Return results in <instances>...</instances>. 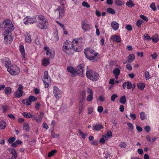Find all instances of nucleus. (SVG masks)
<instances>
[{
    "mask_svg": "<svg viewBox=\"0 0 159 159\" xmlns=\"http://www.w3.org/2000/svg\"><path fill=\"white\" fill-rule=\"evenodd\" d=\"M81 49L80 47H75L73 41L71 42L68 40H66L64 43L62 47V50L63 51L68 55L72 54V50L79 52Z\"/></svg>",
    "mask_w": 159,
    "mask_h": 159,
    "instance_id": "f257e3e1",
    "label": "nucleus"
},
{
    "mask_svg": "<svg viewBox=\"0 0 159 159\" xmlns=\"http://www.w3.org/2000/svg\"><path fill=\"white\" fill-rule=\"evenodd\" d=\"M86 75L89 79L93 81L98 80L99 77L98 74L93 70L90 69L87 71Z\"/></svg>",
    "mask_w": 159,
    "mask_h": 159,
    "instance_id": "f03ea898",
    "label": "nucleus"
},
{
    "mask_svg": "<svg viewBox=\"0 0 159 159\" xmlns=\"http://www.w3.org/2000/svg\"><path fill=\"white\" fill-rule=\"evenodd\" d=\"M84 53L86 57L90 60H95L97 55V53L94 51L90 50L88 48L85 49Z\"/></svg>",
    "mask_w": 159,
    "mask_h": 159,
    "instance_id": "7ed1b4c3",
    "label": "nucleus"
},
{
    "mask_svg": "<svg viewBox=\"0 0 159 159\" xmlns=\"http://www.w3.org/2000/svg\"><path fill=\"white\" fill-rule=\"evenodd\" d=\"M2 23L5 30H9L11 32L14 30V25L11 20L8 19L5 20L3 21Z\"/></svg>",
    "mask_w": 159,
    "mask_h": 159,
    "instance_id": "20e7f679",
    "label": "nucleus"
},
{
    "mask_svg": "<svg viewBox=\"0 0 159 159\" xmlns=\"http://www.w3.org/2000/svg\"><path fill=\"white\" fill-rule=\"evenodd\" d=\"M7 71L12 75H17L20 72V70L18 67L16 65H12L7 69Z\"/></svg>",
    "mask_w": 159,
    "mask_h": 159,
    "instance_id": "39448f33",
    "label": "nucleus"
},
{
    "mask_svg": "<svg viewBox=\"0 0 159 159\" xmlns=\"http://www.w3.org/2000/svg\"><path fill=\"white\" fill-rule=\"evenodd\" d=\"M3 35L6 44H10L12 41L13 38L12 37L11 32L9 30H5L3 32Z\"/></svg>",
    "mask_w": 159,
    "mask_h": 159,
    "instance_id": "423d86ee",
    "label": "nucleus"
},
{
    "mask_svg": "<svg viewBox=\"0 0 159 159\" xmlns=\"http://www.w3.org/2000/svg\"><path fill=\"white\" fill-rule=\"evenodd\" d=\"M44 74V76L43 77V80L45 88H47L49 86L48 82L50 81V78L49 77L48 71H45Z\"/></svg>",
    "mask_w": 159,
    "mask_h": 159,
    "instance_id": "0eeeda50",
    "label": "nucleus"
},
{
    "mask_svg": "<svg viewBox=\"0 0 159 159\" xmlns=\"http://www.w3.org/2000/svg\"><path fill=\"white\" fill-rule=\"evenodd\" d=\"M44 74V76L43 77V80L45 88H47L49 86L48 82L50 81V78L49 77L48 71H45Z\"/></svg>",
    "mask_w": 159,
    "mask_h": 159,
    "instance_id": "6e6552de",
    "label": "nucleus"
},
{
    "mask_svg": "<svg viewBox=\"0 0 159 159\" xmlns=\"http://www.w3.org/2000/svg\"><path fill=\"white\" fill-rule=\"evenodd\" d=\"M19 86L17 89L14 95L16 98H19L22 96L23 94V91L22 90L23 89V86L20 84Z\"/></svg>",
    "mask_w": 159,
    "mask_h": 159,
    "instance_id": "1a4fd4ad",
    "label": "nucleus"
},
{
    "mask_svg": "<svg viewBox=\"0 0 159 159\" xmlns=\"http://www.w3.org/2000/svg\"><path fill=\"white\" fill-rule=\"evenodd\" d=\"M25 21L24 23L26 25L30 23V24L37 22L36 17H30V16H27L24 20Z\"/></svg>",
    "mask_w": 159,
    "mask_h": 159,
    "instance_id": "9d476101",
    "label": "nucleus"
},
{
    "mask_svg": "<svg viewBox=\"0 0 159 159\" xmlns=\"http://www.w3.org/2000/svg\"><path fill=\"white\" fill-rule=\"evenodd\" d=\"M55 14L59 18H61L64 15V10L61 7H58L55 11Z\"/></svg>",
    "mask_w": 159,
    "mask_h": 159,
    "instance_id": "9b49d317",
    "label": "nucleus"
},
{
    "mask_svg": "<svg viewBox=\"0 0 159 159\" xmlns=\"http://www.w3.org/2000/svg\"><path fill=\"white\" fill-rule=\"evenodd\" d=\"M86 20L84 19L81 21L82 28L85 31L91 29V25L90 24L86 23Z\"/></svg>",
    "mask_w": 159,
    "mask_h": 159,
    "instance_id": "f8f14e48",
    "label": "nucleus"
},
{
    "mask_svg": "<svg viewBox=\"0 0 159 159\" xmlns=\"http://www.w3.org/2000/svg\"><path fill=\"white\" fill-rule=\"evenodd\" d=\"M84 65L83 64H80L78 66L76 70V75L79 74L82 75L84 73ZM82 76V75H81Z\"/></svg>",
    "mask_w": 159,
    "mask_h": 159,
    "instance_id": "ddd939ff",
    "label": "nucleus"
},
{
    "mask_svg": "<svg viewBox=\"0 0 159 159\" xmlns=\"http://www.w3.org/2000/svg\"><path fill=\"white\" fill-rule=\"evenodd\" d=\"M83 39L82 38H75L73 40L74 44H75V47L78 46V47H80V46L82 43Z\"/></svg>",
    "mask_w": 159,
    "mask_h": 159,
    "instance_id": "4468645a",
    "label": "nucleus"
},
{
    "mask_svg": "<svg viewBox=\"0 0 159 159\" xmlns=\"http://www.w3.org/2000/svg\"><path fill=\"white\" fill-rule=\"evenodd\" d=\"M53 93L54 96L56 98H60V95L61 94V92L58 89V87L56 86H54Z\"/></svg>",
    "mask_w": 159,
    "mask_h": 159,
    "instance_id": "2eb2a0df",
    "label": "nucleus"
},
{
    "mask_svg": "<svg viewBox=\"0 0 159 159\" xmlns=\"http://www.w3.org/2000/svg\"><path fill=\"white\" fill-rule=\"evenodd\" d=\"M86 97V92L84 91H82L81 93L80 94L79 98V101L80 104H82L85 100Z\"/></svg>",
    "mask_w": 159,
    "mask_h": 159,
    "instance_id": "dca6fc26",
    "label": "nucleus"
},
{
    "mask_svg": "<svg viewBox=\"0 0 159 159\" xmlns=\"http://www.w3.org/2000/svg\"><path fill=\"white\" fill-rule=\"evenodd\" d=\"M2 60L3 62L5 63V66L7 69L12 65L10 60L8 58H5L4 59H2Z\"/></svg>",
    "mask_w": 159,
    "mask_h": 159,
    "instance_id": "f3484780",
    "label": "nucleus"
},
{
    "mask_svg": "<svg viewBox=\"0 0 159 159\" xmlns=\"http://www.w3.org/2000/svg\"><path fill=\"white\" fill-rule=\"evenodd\" d=\"M47 23L48 22H39L37 26L41 29H46L48 28Z\"/></svg>",
    "mask_w": 159,
    "mask_h": 159,
    "instance_id": "a211bd4d",
    "label": "nucleus"
},
{
    "mask_svg": "<svg viewBox=\"0 0 159 159\" xmlns=\"http://www.w3.org/2000/svg\"><path fill=\"white\" fill-rule=\"evenodd\" d=\"M111 25L113 29L115 30H117L119 27V24L115 21L112 22L111 23Z\"/></svg>",
    "mask_w": 159,
    "mask_h": 159,
    "instance_id": "6ab92c4d",
    "label": "nucleus"
},
{
    "mask_svg": "<svg viewBox=\"0 0 159 159\" xmlns=\"http://www.w3.org/2000/svg\"><path fill=\"white\" fill-rule=\"evenodd\" d=\"M111 39L112 40L117 43H120L121 41L120 37L117 35H114L112 36L111 37Z\"/></svg>",
    "mask_w": 159,
    "mask_h": 159,
    "instance_id": "aec40b11",
    "label": "nucleus"
},
{
    "mask_svg": "<svg viewBox=\"0 0 159 159\" xmlns=\"http://www.w3.org/2000/svg\"><path fill=\"white\" fill-rule=\"evenodd\" d=\"M103 128L104 127L102 125L99 124H96L93 126V130L98 131L103 129Z\"/></svg>",
    "mask_w": 159,
    "mask_h": 159,
    "instance_id": "412c9836",
    "label": "nucleus"
},
{
    "mask_svg": "<svg viewBox=\"0 0 159 159\" xmlns=\"http://www.w3.org/2000/svg\"><path fill=\"white\" fill-rule=\"evenodd\" d=\"M67 70L68 72L71 74L72 76H75L76 75V70L73 67L71 66H69L67 67Z\"/></svg>",
    "mask_w": 159,
    "mask_h": 159,
    "instance_id": "4be33fe9",
    "label": "nucleus"
},
{
    "mask_svg": "<svg viewBox=\"0 0 159 159\" xmlns=\"http://www.w3.org/2000/svg\"><path fill=\"white\" fill-rule=\"evenodd\" d=\"M25 40L26 42L29 43H31L32 42L31 36L27 33L25 34Z\"/></svg>",
    "mask_w": 159,
    "mask_h": 159,
    "instance_id": "5701e85b",
    "label": "nucleus"
},
{
    "mask_svg": "<svg viewBox=\"0 0 159 159\" xmlns=\"http://www.w3.org/2000/svg\"><path fill=\"white\" fill-rule=\"evenodd\" d=\"M37 19L38 20L42 21V22H48L47 20L44 17V16L42 15H37Z\"/></svg>",
    "mask_w": 159,
    "mask_h": 159,
    "instance_id": "b1692460",
    "label": "nucleus"
},
{
    "mask_svg": "<svg viewBox=\"0 0 159 159\" xmlns=\"http://www.w3.org/2000/svg\"><path fill=\"white\" fill-rule=\"evenodd\" d=\"M120 71L119 69L116 68L113 71V73L115 76L116 79H118V76L120 74Z\"/></svg>",
    "mask_w": 159,
    "mask_h": 159,
    "instance_id": "393cba45",
    "label": "nucleus"
},
{
    "mask_svg": "<svg viewBox=\"0 0 159 159\" xmlns=\"http://www.w3.org/2000/svg\"><path fill=\"white\" fill-rule=\"evenodd\" d=\"M135 57L134 54H130L128 57L127 61L128 63L132 62L135 59Z\"/></svg>",
    "mask_w": 159,
    "mask_h": 159,
    "instance_id": "a878e982",
    "label": "nucleus"
},
{
    "mask_svg": "<svg viewBox=\"0 0 159 159\" xmlns=\"http://www.w3.org/2000/svg\"><path fill=\"white\" fill-rule=\"evenodd\" d=\"M50 64L49 59H46V58H44L43 60L42 65L43 66H47L49 65Z\"/></svg>",
    "mask_w": 159,
    "mask_h": 159,
    "instance_id": "bb28decb",
    "label": "nucleus"
},
{
    "mask_svg": "<svg viewBox=\"0 0 159 159\" xmlns=\"http://www.w3.org/2000/svg\"><path fill=\"white\" fill-rule=\"evenodd\" d=\"M44 49L46 50L47 55H48L50 58H52L54 57V55L52 54V52L49 51L48 48V47H45Z\"/></svg>",
    "mask_w": 159,
    "mask_h": 159,
    "instance_id": "cd10ccee",
    "label": "nucleus"
},
{
    "mask_svg": "<svg viewBox=\"0 0 159 159\" xmlns=\"http://www.w3.org/2000/svg\"><path fill=\"white\" fill-rule=\"evenodd\" d=\"M145 86V84L142 82H140L137 84L138 88L141 90H143L144 89Z\"/></svg>",
    "mask_w": 159,
    "mask_h": 159,
    "instance_id": "c85d7f7f",
    "label": "nucleus"
},
{
    "mask_svg": "<svg viewBox=\"0 0 159 159\" xmlns=\"http://www.w3.org/2000/svg\"><path fill=\"white\" fill-rule=\"evenodd\" d=\"M120 102L123 104H125L126 102V99L125 95L120 97Z\"/></svg>",
    "mask_w": 159,
    "mask_h": 159,
    "instance_id": "c756f323",
    "label": "nucleus"
},
{
    "mask_svg": "<svg viewBox=\"0 0 159 159\" xmlns=\"http://www.w3.org/2000/svg\"><path fill=\"white\" fill-rule=\"evenodd\" d=\"M19 49L20 51L21 52V53L23 56V57L25 58V55L24 48V46L22 45L20 46Z\"/></svg>",
    "mask_w": 159,
    "mask_h": 159,
    "instance_id": "7c9ffc66",
    "label": "nucleus"
},
{
    "mask_svg": "<svg viewBox=\"0 0 159 159\" xmlns=\"http://www.w3.org/2000/svg\"><path fill=\"white\" fill-rule=\"evenodd\" d=\"M6 126V122L3 120L1 121L0 122V129H4Z\"/></svg>",
    "mask_w": 159,
    "mask_h": 159,
    "instance_id": "2f4dec72",
    "label": "nucleus"
},
{
    "mask_svg": "<svg viewBox=\"0 0 159 159\" xmlns=\"http://www.w3.org/2000/svg\"><path fill=\"white\" fill-rule=\"evenodd\" d=\"M115 3L116 5L119 6H122L125 3L123 1L120 0H116Z\"/></svg>",
    "mask_w": 159,
    "mask_h": 159,
    "instance_id": "473e14b6",
    "label": "nucleus"
},
{
    "mask_svg": "<svg viewBox=\"0 0 159 159\" xmlns=\"http://www.w3.org/2000/svg\"><path fill=\"white\" fill-rule=\"evenodd\" d=\"M11 89L10 87H6L4 90L5 93L6 95H9L11 93Z\"/></svg>",
    "mask_w": 159,
    "mask_h": 159,
    "instance_id": "72a5a7b5",
    "label": "nucleus"
},
{
    "mask_svg": "<svg viewBox=\"0 0 159 159\" xmlns=\"http://www.w3.org/2000/svg\"><path fill=\"white\" fill-rule=\"evenodd\" d=\"M23 116L26 118H30L32 117V115L29 113L24 112L22 114Z\"/></svg>",
    "mask_w": 159,
    "mask_h": 159,
    "instance_id": "f704fd0d",
    "label": "nucleus"
},
{
    "mask_svg": "<svg viewBox=\"0 0 159 159\" xmlns=\"http://www.w3.org/2000/svg\"><path fill=\"white\" fill-rule=\"evenodd\" d=\"M126 4L127 6L130 7H132L134 5L131 0H129L127 1L126 3Z\"/></svg>",
    "mask_w": 159,
    "mask_h": 159,
    "instance_id": "c9c22d12",
    "label": "nucleus"
},
{
    "mask_svg": "<svg viewBox=\"0 0 159 159\" xmlns=\"http://www.w3.org/2000/svg\"><path fill=\"white\" fill-rule=\"evenodd\" d=\"M22 103L24 104H25L27 106H30L31 104V102L29 100V98L26 99H23L22 101Z\"/></svg>",
    "mask_w": 159,
    "mask_h": 159,
    "instance_id": "e433bc0d",
    "label": "nucleus"
},
{
    "mask_svg": "<svg viewBox=\"0 0 159 159\" xmlns=\"http://www.w3.org/2000/svg\"><path fill=\"white\" fill-rule=\"evenodd\" d=\"M151 39L152 40V41L154 43H157L159 40L158 36L157 35H155L153 36L151 38Z\"/></svg>",
    "mask_w": 159,
    "mask_h": 159,
    "instance_id": "4c0bfd02",
    "label": "nucleus"
},
{
    "mask_svg": "<svg viewBox=\"0 0 159 159\" xmlns=\"http://www.w3.org/2000/svg\"><path fill=\"white\" fill-rule=\"evenodd\" d=\"M144 76L146 80H149L151 78V75L149 74V72L148 71H146L145 72Z\"/></svg>",
    "mask_w": 159,
    "mask_h": 159,
    "instance_id": "58836bf2",
    "label": "nucleus"
},
{
    "mask_svg": "<svg viewBox=\"0 0 159 159\" xmlns=\"http://www.w3.org/2000/svg\"><path fill=\"white\" fill-rule=\"evenodd\" d=\"M112 135V134L111 131H108L105 135H103L102 137H105L106 139H107L109 137H111Z\"/></svg>",
    "mask_w": 159,
    "mask_h": 159,
    "instance_id": "ea45409f",
    "label": "nucleus"
},
{
    "mask_svg": "<svg viewBox=\"0 0 159 159\" xmlns=\"http://www.w3.org/2000/svg\"><path fill=\"white\" fill-rule=\"evenodd\" d=\"M78 132L79 134L83 139H85L86 137L87 136V134L86 133L84 134L80 129L78 130Z\"/></svg>",
    "mask_w": 159,
    "mask_h": 159,
    "instance_id": "a19ab883",
    "label": "nucleus"
},
{
    "mask_svg": "<svg viewBox=\"0 0 159 159\" xmlns=\"http://www.w3.org/2000/svg\"><path fill=\"white\" fill-rule=\"evenodd\" d=\"M107 11L108 13L112 14H114L116 13L115 10L111 8L110 7L108 8L107 9Z\"/></svg>",
    "mask_w": 159,
    "mask_h": 159,
    "instance_id": "79ce46f5",
    "label": "nucleus"
},
{
    "mask_svg": "<svg viewBox=\"0 0 159 159\" xmlns=\"http://www.w3.org/2000/svg\"><path fill=\"white\" fill-rule=\"evenodd\" d=\"M28 98L31 102H33L36 101L37 99V98L34 96H30Z\"/></svg>",
    "mask_w": 159,
    "mask_h": 159,
    "instance_id": "37998d69",
    "label": "nucleus"
},
{
    "mask_svg": "<svg viewBox=\"0 0 159 159\" xmlns=\"http://www.w3.org/2000/svg\"><path fill=\"white\" fill-rule=\"evenodd\" d=\"M144 22V21L142 20H137L136 23V25L138 28L140 27L141 25Z\"/></svg>",
    "mask_w": 159,
    "mask_h": 159,
    "instance_id": "c03bdc74",
    "label": "nucleus"
},
{
    "mask_svg": "<svg viewBox=\"0 0 159 159\" xmlns=\"http://www.w3.org/2000/svg\"><path fill=\"white\" fill-rule=\"evenodd\" d=\"M42 117L40 116H38V118L36 117H34L33 118L36 120L37 122L38 123H40L42 120Z\"/></svg>",
    "mask_w": 159,
    "mask_h": 159,
    "instance_id": "a18cd8bd",
    "label": "nucleus"
},
{
    "mask_svg": "<svg viewBox=\"0 0 159 159\" xmlns=\"http://www.w3.org/2000/svg\"><path fill=\"white\" fill-rule=\"evenodd\" d=\"M83 105L82 104H80L79 108V114H80L83 110Z\"/></svg>",
    "mask_w": 159,
    "mask_h": 159,
    "instance_id": "49530a36",
    "label": "nucleus"
},
{
    "mask_svg": "<svg viewBox=\"0 0 159 159\" xmlns=\"http://www.w3.org/2000/svg\"><path fill=\"white\" fill-rule=\"evenodd\" d=\"M23 129L26 131H28L29 130L30 127L29 125L26 123L24 124Z\"/></svg>",
    "mask_w": 159,
    "mask_h": 159,
    "instance_id": "de8ad7c7",
    "label": "nucleus"
},
{
    "mask_svg": "<svg viewBox=\"0 0 159 159\" xmlns=\"http://www.w3.org/2000/svg\"><path fill=\"white\" fill-rule=\"evenodd\" d=\"M57 152V150H53L51 151L50 152L48 153V157H51L53 156L54 154Z\"/></svg>",
    "mask_w": 159,
    "mask_h": 159,
    "instance_id": "09e8293b",
    "label": "nucleus"
},
{
    "mask_svg": "<svg viewBox=\"0 0 159 159\" xmlns=\"http://www.w3.org/2000/svg\"><path fill=\"white\" fill-rule=\"evenodd\" d=\"M150 7L153 11H156V8L154 3H152L150 4Z\"/></svg>",
    "mask_w": 159,
    "mask_h": 159,
    "instance_id": "8fccbe9b",
    "label": "nucleus"
},
{
    "mask_svg": "<svg viewBox=\"0 0 159 159\" xmlns=\"http://www.w3.org/2000/svg\"><path fill=\"white\" fill-rule=\"evenodd\" d=\"M93 94H89L88 95L87 98V101L88 102H90L92 101L93 98Z\"/></svg>",
    "mask_w": 159,
    "mask_h": 159,
    "instance_id": "3c124183",
    "label": "nucleus"
},
{
    "mask_svg": "<svg viewBox=\"0 0 159 159\" xmlns=\"http://www.w3.org/2000/svg\"><path fill=\"white\" fill-rule=\"evenodd\" d=\"M126 85L127 86V89H131L132 87V85L131 82L128 81L126 82Z\"/></svg>",
    "mask_w": 159,
    "mask_h": 159,
    "instance_id": "603ef678",
    "label": "nucleus"
},
{
    "mask_svg": "<svg viewBox=\"0 0 159 159\" xmlns=\"http://www.w3.org/2000/svg\"><path fill=\"white\" fill-rule=\"evenodd\" d=\"M140 118L142 120H144L145 119V113L142 112L140 113Z\"/></svg>",
    "mask_w": 159,
    "mask_h": 159,
    "instance_id": "864d4df0",
    "label": "nucleus"
},
{
    "mask_svg": "<svg viewBox=\"0 0 159 159\" xmlns=\"http://www.w3.org/2000/svg\"><path fill=\"white\" fill-rule=\"evenodd\" d=\"M127 125L128 126L129 129L131 130H133L134 129V126L133 124L131 123H128L127 124Z\"/></svg>",
    "mask_w": 159,
    "mask_h": 159,
    "instance_id": "5fc2aeb1",
    "label": "nucleus"
},
{
    "mask_svg": "<svg viewBox=\"0 0 159 159\" xmlns=\"http://www.w3.org/2000/svg\"><path fill=\"white\" fill-rule=\"evenodd\" d=\"M143 36L144 38V39L148 41H149L151 39V38L149 35L147 34H145Z\"/></svg>",
    "mask_w": 159,
    "mask_h": 159,
    "instance_id": "6e6d98bb",
    "label": "nucleus"
},
{
    "mask_svg": "<svg viewBox=\"0 0 159 159\" xmlns=\"http://www.w3.org/2000/svg\"><path fill=\"white\" fill-rule=\"evenodd\" d=\"M121 148H125L126 146V144L125 142H121L119 145Z\"/></svg>",
    "mask_w": 159,
    "mask_h": 159,
    "instance_id": "4d7b16f0",
    "label": "nucleus"
},
{
    "mask_svg": "<svg viewBox=\"0 0 159 159\" xmlns=\"http://www.w3.org/2000/svg\"><path fill=\"white\" fill-rule=\"evenodd\" d=\"M82 5L83 6L86 7L87 8H89L90 7V6L86 2L84 1L82 2Z\"/></svg>",
    "mask_w": 159,
    "mask_h": 159,
    "instance_id": "13d9d810",
    "label": "nucleus"
},
{
    "mask_svg": "<svg viewBox=\"0 0 159 159\" xmlns=\"http://www.w3.org/2000/svg\"><path fill=\"white\" fill-rule=\"evenodd\" d=\"M93 111V107H89L88 109V114H90L92 113Z\"/></svg>",
    "mask_w": 159,
    "mask_h": 159,
    "instance_id": "bf43d9fd",
    "label": "nucleus"
},
{
    "mask_svg": "<svg viewBox=\"0 0 159 159\" xmlns=\"http://www.w3.org/2000/svg\"><path fill=\"white\" fill-rule=\"evenodd\" d=\"M125 28L129 31H131L132 30V26L129 25H128L125 26Z\"/></svg>",
    "mask_w": 159,
    "mask_h": 159,
    "instance_id": "052dcab7",
    "label": "nucleus"
},
{
    "mask_svg": "<svg viewBox=\"0 0 159 159\" xmlns=\"http://www.w3.org/2000/svg\"><path fill=\"white\" fill-rule=\"evenodd\" d=\"M118 96L116 94H113L111 97V100L112 101H114L115 98H117Z\"/></svg>",
    "mask_w": 159,
    "mask_h": 159,
    "instance_id": "680f3d73",
    "label": "nucleus"
},
{
    "mask_svg": "<svg viewBox=\"0 0 159 159\" xmlns=\"http://www.w3.org/2000/svg\"><path fill=\"white\" fill-rule=\"evenodd\" d=\"M3 112L5 113L7 111L8 107L7 106H4L2 107Z\"/></svg>",
    "mask_w": 159,
    "mask_h": 159,
    "instance_id": "e2e57ef3",
    "label": "nucleus"
},
{
    "mask_svg": "<svg viewBox=\"0 0 159 159\" xmlns=\"http://www.w3.org/2000/svg\"><path fill=\"white\" fill-rule=\"evenodd\" d=\"M15 140L16 139L15 138L12 137L9 138L8 139V141L9 143H11L14 142Z\"/></svg>",
    "mask_w": 159,
    "mask_h": 159,
    "instance_id": "0e129e2a",
    "label": "nucleus"
},
{
    "mask_svg": "<svg viewBox=\"0 0 159 159\" xmlns=\"http://www.w3.org/2000/svg\"><path fill=\"white\" fill-rule=\"evenodd\" d=\"M140 17L142 19H143V20H144L146 21H148V18H147V17L146 16H144V15H141L140 16Z\"/></svg>",
    "mask_w": 159,
    "mask_h": 159,
    "instance_id": "69168bd1",
    "label": "nucleus"
},
{
    "mask_svg": "<svg viewBox=\"0 0 159 159\" xmlns=\"http://www.w3.org/2000/svg\"><path fill=\"white\" fill-rule=\"evenodd\" d=\"M126 68L129 70H131L132 69V67L129 64H127L126 65Z\"/></svg>",
    "mask_w": 159,
    "mask_h": 159,
    "instance_id": "338daca9",
    "label": "nucleus"
},
{
    "mask_svg": "<svg viewBox=\"0 0 159 159\" xmlns=\"http://www.w3.org/2000/svg\"><path fill=\"white\" fill-rule=\"evenodd\" d=\"M103 110V108L102 106H99L98 108V111L100 113L102 112Z\"/></svg>",
    "mask_w": 159,
    "mask_h": 159,
    "instance_id": "774afa93",
    "label": "nucleus"
}]
</instances>
